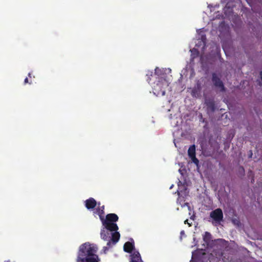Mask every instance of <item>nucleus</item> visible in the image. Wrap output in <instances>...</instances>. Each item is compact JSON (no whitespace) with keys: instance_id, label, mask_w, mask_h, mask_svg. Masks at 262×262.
I'll use <instances>...</instances> for the list:
<instances>
[{"instance_id":"12","label":"nucleus","mask_w":262,"mask_h":262,"mask_svg":"<svg viewBox=\"0 0 262 262\" xmlns=\"http://www.w3.org/2000/svg\"><path fill=\"white\" fill-rule=\"evenodd\" d=\"M105 228L104 227L101 230V237L102 239H103L104 241H107L109 239H110V233L108 231H106L105 230Z\"/></svg>"},{"instance_id":"2","label":"nucleus","mask_w":262,"mask_h":262,"mask_svg":"<svg viewBox=\"0 0 262 262\" xmlns=\"http://www.w3.org/2000/svg\"><path fill=\"white\" fill-rule=\"evenodd\" d=\"M119 217L116 214L109 213L103 222V226L109 231H116L118 230V226L115 223L118 221Z\"/></svg>"},{"instance_id":"18","label":"nucleus","mask_w":262,"mask_h":262,"mask_svg":"<svg viewBox=\"0 0 262 262\" xmlns=\"http://www.w3.org/2000/svg\"><path fill=\"white\" fill-rule=\"evenodd\" d=\"M184 223H185V224H188V226H189V227L191 226V224H191V223H189L188 222V219L184 221Z\"/></svg>"},{"instance_id":"20","label":"nucleus","mask_w":262,"mask_h":262,"mask_svg":"<svg viewBox=\"0 0 262 262\" xmlns=\"http://www.w3.org/2000/svg\"><path fill=\"white\" fill-rule=\"evenodd\" d=\"M30 83L31 84V82H29V80H28V78L27 77L25 78V80H24V83L25 84H27V83Z\"/></svg>"},{"instance_id":"24","label":"nucleus","mask_w":262,"mask_h":262,"mask_svg":"<svg viewBox=\"0 0 262 262\" xmlns=\"http://www.w3.org/2000/svg\"><path fill=\"white\" fill-rule=\"evenodd\" d=\"M157 69H158V68H156L155 69V72H157Z\"/></svg>"},{"instance_id":"22","label":"nucleus","mask_w":262,"mask_h":262,"mask_svg":"<svg viewBox=\"0 0 262 262\" xmlns=\"http://www.w3.org/2000/svg\"><path fill=\"white\" fill-rule=\"evenodd\" d=\"M28 76H29V77H31V74L30 73H29L28 74Z\"/></svg>"},{"instance_id":"4","label":"nucleus","mask_w":262,"mask_h":262,"mask_svg":"<svg viewBox=\"0 0 262 262\" xmlns=\"http://www.w3.org/2000/svg\"><path fill=\"white\" fill-rule=\"evenodd\" d=\"M212 81L214 85L216 88L219 89L221 92H224L225 91L223 82L215 73H213L212 74Z\"/></svg>"},{"instance_id":"7","label":"nucleus","mask_w":262,"mask_h":262,"mask_svg":"<svg viewBox=\"0 0 262 262\" xmlns=\"http://www.w3.org/2000/svg\"><path fill=\"white\" fill-rule=\"evenodd\" d=\"M129 262H143L138 251H134L129 256Z\"/></svg>"},{"instance_id":"6","label":"nucleus","mask_w":262,"mask_h":262,"mask_svg":"<svg viewBox=\"0 0 262 262\" xmlns=\"http://www.w3.org/2000/svg\"><path fill=\"white\" fill-rule=\"evenodd\" d=\"M188 155L192 161L196 165L199 164V161L195 157V146L191 145L188 150Z\"/></svg>"},{"instance_id":"10","label":"nucleus","mask_w":262,"mask_h":262,"mask_svg":"<svg viewBox=\"0 0 262 262\" xmlns=\"http://www.w3.org/2000/svg\"><path fill=\"white\" fill-rule=\"evenodd\" d=\"M114 232L112 233V237L110 238L113 242L114 245H115L120 238V233L117 231H114Z\"/></svg>"},{"instance_id":"21","label":"nucleus","mask_w":262,"mask_h":262,"mask_svg":"<svg viewBox=\"0 0 262 262\" xmlns=\"http://www.w3.org/2000/svg\"><path fill=\"white\" fill-rule=\"evenodd\" d=\"M98 208H101V209H102L103 210H104V206H101V207H99Z\"/></svg>"},{"instance_id":"3","label":"nucleus","mask_w":262,"mask_h":262,"mask_svg":"<svg viewBox=\"0 0 262 262\" xmlns=\"http://www.w3.org/2000/svg\"><path fill=\"white\" fill-rule=\"evenodd\" d=\"M169 86L168 81L164 78H160L152 87L154 94L157 96H163L166 88Z\"/></svg>"},{"instance_id":"5","label":"nucleus","mask_w":262,"mask_h":262,"mask_svg":"<svg viewBox=\"0 0 262 262\" xmlns=\"http://www.w3.org/2000/svg\"><path fill=\"white\" fill-rule=\"evenodd\" d=\"M210 216L215 222L219 223L222 221L223 219V211L220 208L216 209L210 212Z\"/></svg>"},{"instance_id":"14","label":"nucleus","mask_w":262,"mask_h":262,"mask_svg":"<svg viewBox=\"0 0 262 262\" xmlns=\"http://www.w3.org/2000/svg\"><path fill=\"white\" fill-rule=\"evenodd\" d=\"M107 241H108V242L107 243V246L103 247V250H104V252H106V251H107L108 250L109 248L110 247H111L113 245H114L111 239H109Z\"/></svg>"},{"instance_id":"9","label":"nucleus","mask_w":262,"mask_h":262,"mask_svg":"<svg viewBox=\"0 0 262 262\" xmlns=\"http://www.w3.org/2000/svg\"><path fill=\"white\" fill-rule=\"evenodd\" d=\"M135 249L134 243L127 242L123 246L124 251L126 252L129 253L130 254L133 253V250Z\"/></svg>"},{"instance_id":"19","label":"nucleus","mask_w":262,"mask_h":262,"mask_svg":"<svg viewBox=\"0 0 262 262\" xmlns=\"http://www.w3.org/2000/svg\"><path fill=\"white\" fill-rule=\"evenodd\" d=\"M196 93V89H193L192 91V92H191L192 96H195Z\"/></svg>"},{"instance_id":"17","label":"nucleus","mask_w":262,"mask_h":262,"mask_svg":"<svg viewBox=\"0 0 262 262\" xmlns=\"http://www.w3.org/2000/svg\"><path fill=\"white\" fill-rule=\"evenodd\" d=\"M199 253L198 251H195L192 253V259H194V257L196 255H198V253Z\"/></svg>"},{"instance_id":"8","label":"nucleus","mask_w":262,"mask_h":262,"mask_svg":"<svg viewBox=\"0 0 262 262\" xmlns=\"http://www.w3.org/2000/svg\"><path fill=\"white\" fill-rule=\"evenodd\" d=\"M96 201L93 198H90L85 201V207L89 209H93L97 205Z\"/></svg>"},{"instance_id":"15","label":"nucleus","mask_w":262,"mask_h":262,"mask_svg":"<svg viewBox=\"0 0 262 262\" xmlns=\"http://www.w3.org/2000/svg\"><path fill=\"white\" fill-rule=\"evenodd\" d=\"M207 108L210 109L212 112L215 110V105L213 102L210 101L207 104Z\"/></svg>"},{"instance_id":"11","label":"nucleus","mask_w":262,"mask_h":262,"mask_svg":"<svg viewBox=\"0 0 262 262\" xmlns=\"http://www.w3.org/2000/svg\"><path fill=\"white\" fill-rule=\"evenodd\" d=\"M95 214H97L99 215L100 220L101 221L102 223L103 224V222L104 220V210L101 209V208H97L96 209L95 211L94 212Z\"/></svg>"},{"instance_id":"1","label":"nucleus","mask_w":262,"mask_h":262,"mask_svg":"<svg viewBox=\"0 0 262 262\" xmlns=\"http://www.w3.org/2000/svg\"><path fill=\"white\" fill-rule=\"evenodd\" d=\"M98 248L93 245L85 243L79 249L77 262H98L99 258L96 254Z\"/></svg>"},{"instance_id":"16","label":"nucleus","mask_w":262,"mask_h":262,"mask_svg":"<svg viewBox=\"0 0 262 262\" xmlns=\"http://www.w3.org/2000/svg\"><path fill=\"white\" fill-rule=\"evenodd\" d=\"M153 75V72L152 71H148L146 76L147 77L146 80L148 81V82H149V81L151 80V77H152Z\"/></svg>"},{"instance_id":"13","label":"nucleus","mask_w":262,"mask_h":262,"mask_svg":"<svg viewBox=\"0 0 262 262\" xmlns=\"http://www.w3.org/2000/svg\"><path fill=\"white\" fill-rule=\"evenodd\" d=\"M211 235L208 232H205L204 235H203V240L205 243L207 244H208L211 241Z\"/></svg>"},{"instance_id":"23","label":"nucleus","mask_w":262,"mask_h":262,"mask_svg":"<svg viewBox=\"0 0 262 262\" xmlns=\"http://www.w3.org/2000/svg\"><path fill=\"white\" fill-rule=\"evenodd\" d=\"M184 231H182L181 232V234H183V233H184Z\"/></svg>"}]
</instances>
